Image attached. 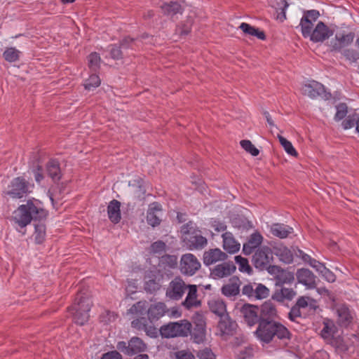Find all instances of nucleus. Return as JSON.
<instances>
[{"label":"nucleus","mask_w":359,"mask_h":359,"mask_svg":"<svg viewBox=\"0 0 359 359\" xmlns=\"http://www.w3.org/2000/svg\"><path fill=\"white\" fill-rule=\"evenodd\" d=\"M161 8L163 13L168 15H174L181 13L182 11L181 5L178 2L173 1L163 3Z\"/></svg>","instance_id":"obj_38"},{"label":"nucleus","mask_w":359,"mask_h":359,"mask_svg":"<svg viewBox=\"0 0 359 359\" xmlns=\"http://www.w3.org/2000/svg\"><path fill=\"white\" fill-rule=\"evenodd\" d=\"M93 302L86 290L77 292L73 304L68 308L72 314L73 320L79 325H83L89 319V311Z\"/></svg>","instance_id":"obj_2"},{"label":"nucleus","mask_w":359,"mask_h":359,"mask_svg":"<svg viewBox=\"0 0 359 359\" xmlns=\"http://www.w3.org/2000/svg\"><path fill=\"white\" fill-rule=\"evenodd\" d=\"M148 320H149L148 318H146L144 316H140V317H138V318L134 319L131 322V326H132V327H133L137 330L144 331V328L146 327V326L148 323Z\"/></svg>","instance_id":"obj_51"},{"label":"nucleus","mask_w":359,"mask_h":359,"mask_svg":"<svg viewBox=\"0 0 359 359\" xmlns=\"http://www.w3.org/2000/svg\"><path fill=\"white\" fill-rule=\"evenodd\" d=\"M161 287L159 280L154 274H147L144 277V290L149 293L158 290Z\"/></svg>","instance_id":"obj_35"},{"label":"nucleus","mask_w":359,"mask_h":359,"mask_svg":"<svg viewBox=\"0 0 359 359\" xmlns=\"http://www.w3.org/2000/svg\"><path fill=\"white\" fill-rule=\"evenodd\" d=\"M259 320H276L277 311L275 305L271 301L264 302L260 309Z\"/></svg>","instance_id":"obj_26"},{"label":"nucleus","mask_w":359,"mask_h":359,"mask_svg":"<svg viewBox=\"0 0 359 359\" xmlns=\"http://www.w3.org/2000/svg\"><path fill=\"white\" fill-rule=\"evenodd\" d=\"M291 332L280 322L275 320L273 328L271 332V341L277 338L279 340L290 339Z\"/></svg>","instance_id":"obj_27"},{"label":"nucleus","mask_w":359,"mask_h":359,"mask_svg":"<svg viewBox=\"0 0 359 359\" xmlns=\"http://www.w3.org/2000/svg\"><path fill=\"white\" fill-rule=\"evenodd\" d=\"M278 138L285 151L290 156H297V152L293 147L292 143L283 136L278 135Z\"/></svg>","instance_id":"obj_47"},{"label":"nucleus","mask_w":359,"mask_h":359,"mask_svg":"<svg viewBox=\"0 0 359 359\" xmlns=\"http://www.w3.org/2000/svg\"><path fill=\"white\" fill-rule=\"evenodd\" d=\"M201 267L198 258L191 253H187L182 256L180 263V271L187 276L194 275Z\"/></svg>","instance_id":"obj_8"},{"label":"nucleus","mask_w":359,"mask_h":359,"mask_svg":"<svg viewBox=\"0 0 359 359\" xmlns=\"http://www.w3.org/2000/svg\"><path fill=\"white\" fill-rule=\"evenodd\" d=\"M192 324L187 320L170 322L159 328L162 338L187 337L191 334Z\"/></svg>","instance_id":"obj_3"},{"label":"nucleus","mask_w":359,"mask_h":359,"mask_svg":"<svg viewBox=\"0 0 359 359\" xmlns=\"http://www.w3.org/2000/svg\"><path fill=\"white\" fill-rule=\"evenodd\" d=\"M227 255L219 248L210 249L203 253V263L206 266H210L219 261H224L227 258Z\"/></svg>","instance_id":"obj_22"},{"label":"nucleus","mask_w":359,"mask_h":359,"mask_svg":"<svg viewBox=\"0 0 359 359\" xmlns=\"http://www.w3.org/2000/svg\"><path fill=\"white\" fill-rule=\"evenodd\" d=\"M148 302L146 300H141L134 304L128 311V315L140 317L147 313Z\"/></svg>","instance_id":"obj_34"},{"label":"nucleus","mask_w":359,"mask_h":359,"mask_svg":"<svg viewBox=\"0 0 359 359\" xmlns=\"http://www.w3.org/2000/svg\"><path fill=\"white\" fill-rule=\"evenodd\" d=\"M175 359H196L191 352L182 350L175 353Z\"/></svg>","instance_id":"obj_62"},{"label":"nucleus","mask_w":359,"mask_h":359,"mask_svg":"<svg viewBox=\"0 0 359 359\" xmlns=\"http://www.w3.org/2000/svg\"><path fill=\"white\" fill-rule=\"evenodd\" d=\"M32 187L33 185L31 186L25 179L18 177L11 182L5 194L13 198H21L28 192H30V188Z\"/></svg>","instance_id":"obj_4"},{"label":"nucleus","mask_w":359,"mask_h":359,"mask_svg":"<svg viewBox=\"0 0 359 359\" xmlns=\"http://www.w3.org/2000/svg\"><path fill=\"white\" fill-rule=\"evenodd\" d=\"M355 34L353 32L341 31L335 34L330 41V48L333 52L338 53L341 50L350 47L353 43Z\"/></svg>","instance_id":"obj_6"},{"label":"nucleus","mask_w":359,"mask_h":359,"mask_svg":"<svg viewBox=\"0 0 359 359\" xmlns=\"http://www.w3.org/2000/svg\"><path fill=\"white\" fill-rule=\"evenodd\" d=\"M314 300L306 296L299 297L295 304L291 308L289 313L288 318L292 321H295L297 318L302 316V309H305L307 307L313 308Z\"/></svg>","instance_id":"obj_12"},{"label":"nucleus","mask_w":359,"mask_h":359,"mask_svg":"<svg viewBox=\"0 0 359 359\" xmlns=\"http://www.w3.org/2000/svg\"><path fill=\"white\" fill-rule=\"evenodd\" d=\"M350 64L357 63L359 61V51L348 47L338 52Z\"/></svg>","instance_id":"obj_39"},{"label":"nucleus","mask_w":359,"mask_h":359,"mask_svg":"<svg viewBox=\"0 0 359 359\" xmlns=\"http://www.w3.org/2000/svg\"><path fill=\"white\" fill-rule=\"evenodd\" d=\"M101 359H122V356L117 351H111L104 353Z\"/></svg>","instance_id":"obj_64"},{"label":"nucleus","mask_w":359,"mask_h":359,"mask_svg":"<svg viewBox=\"0 0 359 359\" xmlns=\"http://www.w3.org/2000/svg\"><path fill=\"white\" fill-rule=\"evenodd\" d=\"M337 323L343 327H348L353 322V316L351 311L346 305H341L337 309Z\"/></svg>","instance_id":"obj_24"},{"label":"nucleus","mask_w":359,"mask_h":359,"mask_svg":"<svg viewBox=\"0 0 359 359\" xmlns=\"http://www.w3.org/2000/svg\"><path fill=\"white\" fill-rule=\"evenodd\" d=\"M334 34V30L329 28L323 22H318L309 36L314 43L323 42Z\"/></svg>","instance_id":"obj_13"},{"label":"nucleus","mask_w":359,"mask_h":359,"mask_svg":"<svg viewBox=\"0 0 359 359\" xmlns=\"http://www.w3.org/2000/svg\"><path fill=\"white\" fill-rule=\"evenodd\" d=\"M257 296L256 299H262L269 295V290L263 284L257 283Z\"/></svg>","instance_id":"obj_56"},{"label":"nucleus","mask_w":359,"mask_h":359,"mask_svg":"<svg viewBox=\"0 0 359 359\" xmlns=\"http://www.w3.org/2000/svg\"><path fill=\"white\" fill-rule=\"evenodd\" d=\"M235 261L238 264L239 270L241 271L245 272L248 274L252 272V268L249 265L247 259L238 255L235 257Z\"/></svg>","instance_id":"obj_49"},{"label":"nucleus","mask_w":359,"mask_h":359,"mask_svg":"<svg viewBox=\"0 0 359 359\" xmlns=\"http://www.w3.org/2000/svg\"><path fill=\"white\" fill-rule=\"evenodd\" d=\"M271 6L276 9L278 13L277 18L281 22L286 19L285 11L289 4L285 0H271Z\"/></svg>","instance_id":"obj_36"},{"label":"nucleus","mask_w":359,"mask_h":359,"mask_svg":"<svg viewBox=\"0 0 359 359\" xmlns=\"http://www.w3.org/2000/svg\"><path fill=\"white\" fill-rule=\"evenodd\" d=\"M320 15L319 11L316 10L304 11L302 17H306L307 20L314 22L318 18Z\"/></svg>","instance_id":"obj_61"},{"label":"nucleus","mask_w":359,"mask_h":359,"mask_svg":"<svg viewBox=\"0 0 359 359\" xmlns=\"http://www.w3.org/2000/svg\"><path fill=\"white\" fill-rule=\"evenodd\" d=\"M168 309L163 302H156L148 306L147 316L150 323L158 320L166 313L168 312Z\"/></svg>","instance_id":"obj_20"},{"label":"nucleus","mask_w":359,"mask_h":359,"mask_svg":"<svg viewBox=\"0 0 359 359\" xmlns=\"http://www.w3.org/2000/svg\"><path fill=\"white\" fill-rule=\"evenodd\" d=\"M297 295V292L292 288L281 287L278 289L273 293L272 298L278 302H283L284 300H292Z\"/></svg>","instance_id":"obj_31"},{"label":"nucleus","mask_w":359,"mask_h":359,"mask_svg":"<svg viewBox=\"0 0 359 359\" xmlns=\"http://www.w3.org/2000/svg\"><path fill=\"white\" fill-rule=\"evenodd\" d=\"M273 255L277 256L285 264H290L293 261L292 252L285 246L276 245L272 249Z\"/></svg>","instance_id":"obj_30"},{"label":"nucleus","mask_w":359,"mask_h":359,"mask_svg":"<svg viewBox=\"0 0 359 359\" xmlns=\"http://www.w3.org/2000/svg\"><path fill=\"white\" fill-rule=\"evenodd\" d=\"M271 233L280 238H285L293 232V229L284 224H273L271 227Z\"/></svg>","instance_id":"obj_33"},{"label":"nucleus","mask_w":359,"mask_h":359,"mask_svg":"<svg viewBox=\"0 0 359 359\" xmlns=\"http://www.w3.org/2000/svg\"><path fill=\"white\" fill-rule=\"evenodd\" d=\"M116 348L126 355H133L144 352L147 349V345L140 337H133L128 342H118Z\"/></svg>","instance_id":"obj_5"},{"label":"nucleus","mask_w":359,"mask_h":359,"mask_svg":"<svg viewBox=\"0 0 359 359\" xmlns=\"http://www.w3.org/2000/svg\"><path fill=\"white\" fill-rule=\"evenodd\" d=\"M223 248L229 253L233 254L240 249V243L233 238L230 232H225L222 234Z\"/></svg>","instance_id":"obj_29"},{"label":"nucleus","mask_w":359,"mask_h":359,"mask_svg":"<svg viewBox=\"0 0 359 359\" xmlns=\"http://www.w3.org/2000/svg\"><path fill=\"white\" fill-rule=\"evenodd\" d=\"M299 26L301 27V31L303 36L305 38L309 37L313 32V22L307 20L306 17H302L300 20Z\"/></svg>","instance_id":"obj_45"},{"label":"nucleus","mask_w":359,"mask_h":359,"mask_svg":"<svg viewBox=\"0 0 359 359\" xmlns=\"http://www.w3.org/2000/svg\"><path fill=\"white\" fill-rule=\"evenodd\" d=\"M259 309L257 306L245 304L240 309L241 316L244 321L249 325L252 326L259 323V316L258 314Z\"/></svg>","instance_id":"obj_16"},{"label":"nucleus","mask_w":359,"mask_h":359,"mask_svg":"<svg viewBox=\"0 0 359 359\" xmlns=\"http://www.w3.org/2000/svg\"><path fill=\"white\" fill-rule=\"evenodd\" d=\"M147 222L149 225L154 227L160 224L161 219L156 212H153L152 210H147Z\"/></svg>","instance_id":"obj_54"},{"label":"nucleus","mask_w":359,"mask_h":359,"mask_svg":"<svg viewBox=\"0 0 359 359\" xmlns=\"http://www.w3.org/2000/svg\"><path fill=\"white\" fill-rule=\"evenodd\" d=\"M121 46H117L116 44H113L110 46V55L111 57L114 60H119L123 57L122 51L121 50Z\"/></svg>","instance_id":"obj_59"},{"label":"nucleus","mask_w":359,"mask_h":359,"mask_svg":"<svg viewBox=\"0 0 359 359\" xmlns=\"http://www.w3.org/2000/svg\"><path fill=\"white\" fill-rule=\"evenodd\" d=\"M358 120V116L356 114L349 115L343 122L342 126L344 129L347 130L356 126V121Z\"/></svg>","instance_id":"obj_55"},{"label":"nucleus","mask_w":359,"mask_h":359,"mask_svg":"<svg viewBox=\"0 0 359 359\" xmlns=\"http://www.w3.org/2000/svg\"><path fill=\"white\" fill-rule=\"evenodd\" d=\"M274 322L275 320H259L258 326L254 333L259 341L265 344L271 342V332Z\"/></svg>","instance_id":"obj_11"},{"label":"nucleus","mask_w":359,"mask_h":359,"mask_svg":"<svg viewBox=\"0 0 359 359\" xmlns=\"http://www.w3.org/2000/svg\"><path fill=\"white\" fill-rule=\"evenodd\" d=\"M263 241V236L258 232L252 233L246 243L243 244V252L245 255H250L261 245Z\"/></svg>","instance_id":"obj_23"},{"label":"nucleus","mask_w":359,"mask_h":359,"mask_svg":"<svg viewBox=\"0 0 359 359\" xmlns=\"http://www.w3.org/2000/svg\"><path fill=\"white\" fill-rule=\"evenodd\" d=\"M34 232L33 234L34 241L36 244H42L46 236V228L43 223L39 222L34 226Z\"/></svg>","instance_id":"obj_41"},{"label":"nucleus","mask_w":359,"mask_h":359,"mask_svg":"<svg viewBox=\"0 0 359 359\" xmlns=\"http://www.w3.org/2000/svg\"><path fill=\"white\" fill-rule=\"evenodd\" d=\"M183 243L189 250H201L208 244V240L201 234L200 231L187 236L184 238Z\"/></svg>","instance_id":"obj_17"},{"label":"nucleus","mask_w":359,"mask_h":359,"mask_svg":"<svg viewBox=\"0 0 359 359\" xmlns=\"http://www.w3.org/2000/svg\"><path fill=\"white\" fill-rule=\"evenodd\" d=\"M187 288L188 285L183 279L177 276L170 282L165 292L166 297L172 300H180L184 296Z\"/></svg>","instance_id":"obj_9"},{"label":"nucleus","mask_w":359,"mask_h":359,"mask_svg":"<svg viewBox=\"0 0 359 359\" xmlns=\"http://www.w3.org/2000/svg\"><path fill=\"white\" fill-rule=\"evenodd\" d=\"M166 245L161 241H158L153 243L151 245V251L154 253L161 254L165 252Z\"/></svg>","instance_id":"obj_58"},{"label":"nucleus","mask_w":359,"mask_h":359,"mask_svg":"<svg viewBox=\"0 0 359 359\" xmlns=\"http://www.w3.org/2000/svg\"><path fill=\"white\" fill-rule=\"evenodd\" d=\"M240 144L243 149H244L247 152L250 153L253 156H257L259 154V151L252 144L250 140H241Z\"/></svg>","instance_id":"obj_50"},{"label":"nucleus","mask_w":359,"mask_h":359,"mask_svg":"<svg viewBox=\"0 0 359 359\" xmlns=\"http://www.w3.org/2000/svg\"><path fill=\"white\" fill-rule=\"evenodd\" d=\"M241 281L237 276H233L229 282L222 287V294L227 297H235L240 292Z\"/></svg>","instance_id":"obj_25"},{"label":"nucleus","mask_w":359,"mask_h":359,"mask_svg":"<svg viewBox=\"0 0 359 359\" xmlns=\"http://www.w3.org/2000/svg\"><path fill=\"white\" fill-rule=\"evenodd\" d=\"M236 269L233 262H223L210 269V276L215 280L226 278L231 276L236 271Z\"/></svg>","instance_id":"obj_15"},{"label":"nucleus","mask_w":359,"mask_h":359,"mask_svg":"<svg viewBox=\"0 0 359 359\" xmlns=\"http://www.w3.org/2000/svg\"><path fill=\"white\" fill-rule=\"evenodd\" d=\"M296 276L298 282L309 289L316 287V276L308 269L302 268L297 271Z\"/></svg>","instance_id":"obj_18"},{"label":"nucleus","mask_w":359,"mask_h":359,"mask_svg":"<svg viewBox=\"0 0 359 359\" xmlns=\"http://www.w3.org/2000/svg\"><path fill=\"white\" fill-rule=\"evenodd\" d=\"M337 112L334 116V120L337 121L343 119L348 113V107L345 103H340L336 106Z\"/></svg>","instance_id":"obj_52"},{"label":"nucleus","mask_w":359,"mask_h":359,"mask_svg":"<svg viewBox=\"0 0 359 359\" xmlns=\"http://www.w3.org/2000/svg\"><path fill=\"white\" fill-rule=\"evenodd\" d=\"M120 208L121 203L116 199L111 201L107 206L108 217L114 224L118 223L121 219Z\"/></svg>","instance_id":"obj_28"},{"label":"nucleus","mask_w":359,"mask_h":359,"mask_svg":"<svg viewBox=\"0 0 359 359\" xmlns=\"http://www.w3.org/2000/svg\"><path fill=\"white\" fill-rule=\"evenodd\" d=\"M88 67L92 71L96 72L100 68L101 59L97 53H91L88 57Z\"/></svg>","instance_id":"obj_46"},{"label":"nucleus","mask_w":359,"mask_h":359,"mask_svg":"<svg viewBox=\"0 0 359 359\" xmlns=\"http://www.w3.org/2000/svg\"><path fill=\"white\" fill-rule=\"evenodd\" d=\"M187 295L182 302V306L187 310L198 308L201 305V302L198 299L197 286L196 285H188Z\"/></svg>","instance_id":"obj_19"},{"label":"nucleus","mask_w":359,"mask_h":359,"mask_svg":"<svg viewBox=\"0 0 359 359\" xmlns=\"http://www.w3.org/2000/svg\"><path fill=\"white\" fill-rule=\"evenodd\" d=\"M20 51L17 50L15 48L11 47L7 48L4 53L3 57L6 61L8 62H14L19 60Z\"/></svg>","instance_id":"obj_43"},{"label":"nucleus","mask_w":359,"mask_h":359,"mask_svg":"<svg viewBox=\"0 0 359 359\" xmlns=\"http://www.w3.org/2000/svg\"><path fill=\"white\" fill-rule=\"evenodd\" d=\"M193 23L194 20L189 17L184 22L177 27L176 32L180 36H187L190 33Z\"/></svg>","instance_id":"obj_44"},{"label":"nucleus","mask_w":359,"mask_h":359,"mask_svg":"<svg viewBox=\"0 0 359 359\" xmlns=\"http://www.w3.org/2000/svg\"><path fill=\"white\" fill-rule=\"evenodd\" d=\"M197 357L198 359H215V355L212 353V350L208 348L198 351Z\"/></svg>","instance_id":"obj_57"},{"label":"nucleus","mask_w":359,"mask_h":359,"mask_svg":"<svg viewBox=\"0 0 359 359\" xmlns=\"http://www.w3.org/2000/svg\"><path fill=\"white\" fill-rule=\"evenodd\" d=\"M48 175L54 181L57 182L61 179L62 173L58 161L50 160L46 164Z\"/></svg>","instance_id":"obj_32"},{"label":"nucleus","mask_w":359,"mask_h":359,"mask_svg":"<svg viewBox=\"0 0 359 359\" xmlns=\"http://www.w3.org/2000/svg\"><path fill=\"white\" fill-rule=\"evenodd\" d=\"M323 324L324 327L321 330L320 334L323 338L325 339H330L333 337L334 334L337 332V327L335 326L333 321L329 319L325 320Z\"/></svg>","instance_id":"obj_40"},{"label":"nucleus","mask_w":359,"mask_h":359,"mask_svg":"<svg viewBox=\"0 0 359 359\" xmlns=\"http://www.w3.org/2000/svg\"><path fill=\"white\" fill-rule=\"evenodd\" d=\"M48 212L42 207L41 203L36 199L29 200L25 204L20 205L15 210L11 218L14 222L15 228L20 231V229H23L32 220H43L46 218Z\"/></svg>","instance_id":"obj_1"},{"label":"nucleus","mask_w":359,"mask_h":359,"mask_svg":"<svg viewBox=\"0 0 359 359\" xmlns=\"http://www.w3.org/2000/svg\"><path fill=\"white\" fill-rule=\"evenodd\" d=\"M272 250L268 246L259 248L252 256V264L259 270H265L269 264L273 262Z\"/></svg>","instance_id":"obj_7"},{"label":"nucleus","mask_w":359,"mask_h":359,"mask_svg":"<svg viewBox=\"0 0 359 359\" xmlns=\"http://www.w3.org/2000/svg\"><path fill=\"white\" fill-rule=\"evenodd\" d=\"M210 310L217 315L219 318L222 317L223 315H227L226 305L223 301L217 299V300H212L208 303Z\"/></svg>","instance_id":"obj_37"},{"label":"nucleus","mask_w":359,"mask_h":359,"mask_svg":"<svg viewBox=\"0 0 359 359\" xmlns=\"http://www.w3.org/2000/svg\"><path fill=\"white\" fill-rule=\"evenodd\" d=\"M159 263L164 269H174L177 265V257L175 255H165L161 256Z\"/></svg>","instance_id":"obj_42"},{"label":"nucleus","mask_w":359,"mask_h":359,"mask_svg":"<svg viewBox=\"0 0 359 359\" xmlns=\"http://www.w3.org/2000/svg\"><path fill=\"white\" fill-rule=\"evenodd\" d=\"M302 92L303 95L311 99L320 97L324 100H328L331 97V94L325 90L324 86L315 81L304 84L302 88Z\"/></svg>","instance_id":"obj_10"},{"label":"nucleus","mask_w":359,"mask_h":359,"mask_svg":"<svg viewBox=\"0 0 359 359\" xmlns=\"http://www.w3.org/2000/svg\"><path fill=\"white\" fill-rule=\"evenodd\" d=\"M196 231L198 230L196 229L194 224L192 222H189L186 224H184L181 227L180 230V232L182 233V241H184V238H185L186 236H190L191 233H195Z\"/></svg>","instance_id":"obj_53"},{"label":"nucleus","mask_w":359,"mask_h":359,"mask_svg":"<svg viewBox=\"0 0 359 359\" xmlns=\"http://www.w3.org/2000/svg\"><path fill=\"white\" fill-rule=\"evenodd\" d=\"M144 331L146 332L147 336L152 338H156L159 333V329L158 330L155 326L149 325V323H147Z\"/></svg>","instance_id":"obj_63"},{"label":"nucleus","mask_w":359,"mask_h":359,"mask_svg":"<svg viewBox=\"0 0 359 359\" xmlns=\"http://www.w3.org/2000/svg\"><path fill=\"white\" fill-rule=\"evenodd\" d=\"M194 327H191L189 335L195 343H202L205 339V322L201 316H198L197 320L194 322Z\"/></svg>","instance_id":"obj_21"},{"label":"nucleus","mask_w":359,"mask_h":359,"mask_svg":"<svg viewBox=\"0 0 359 359\" xmlns=\"http://www.w3.org/2000/svg\"><path fill=\"white\" fill-rule=\"evenodd\" d=\"M100 84V79L99 76L93 74L90 77L85 81L84 87L86 90H90L98 87Z\"/></svg>","instance_id":"obj_48"},{"label":"nucleus","mask_w":359,"mask_h":359,"mask_svg":"<svg viewBox=\"0 0 359 359\" xmlns=\"http://www.w3.org/2000/svg\"><path fill=\"white\" fill-rule=\"evenodd\" d=\"M218 330L220 332L221 336L225 337L233 336L236 334L237 329V323L236 321L231 319L229 314L223 315L219 318L217 325Z\"/></svg>","instance_id":"obj_14"},{"label":"nucleus","mask_w":359,"mask_h":359,"mask_svg":"<svg viewBox=\"0 0 359 359\" xmlns=\"http://www.w3.org/2000/svg\"><path fill=\"white\" fill-rule=\"evenodd\" d=\"M320 273L324 277V278L330 282L333 283L336 280V276L333 272H332L329 269L326 268L325 266L320 271Z\"/></svg>","instance_id":"obj_60"}]
</instances>
